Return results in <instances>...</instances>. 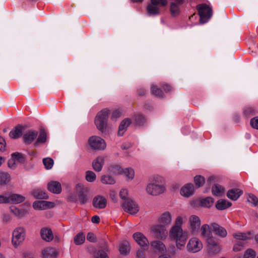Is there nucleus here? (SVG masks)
I'll use <instances>...</instances> for the list:
<instances>
[{
  "instance_id": "nucleus-45",
  "label": "nucleus",
  "mask_w": 258,
  "mask_h": 258,
  "mask_svg": "<svg viewBox=\"0 0 258 258\" xmlns=\"http://www.w3.org/2000/svg\"><path fill=\"white\" fill-rule=\"evenodd\" d=\"M43 163L45 168L47 169H50L52 168L53 165V160L49 157L45 158L43 159Z\"/></svg>"
},
{
  "instance_id": "nucleus-4",
  "label": "nucleus",
  "mask_w": 258,
  "mask_h": 258,
  "mask_svg": "<svg viewBox=\"0 0 258 258\" xmlns=\"http://www.w3.org/2000/svg\"><path fill=\"white\" fill-rule=\"evenodd\" d=\"M108 170L115 175L124 174L128 179H133L134 177V171L131 168L123 169L120 166L117 164H112L109 166Z\"/></svg>"
},
{
  "instance_id": "nucleus-30",
  "label": "nucleus",
  "mask_w": 258,
  "mask_h": 258,
  "mask_svg": "<svg viewBox=\"0 0 258 258\" xmlns=\"http://www.w3.org/2000/svg\"><path fill=\"white\" fill-rule=\"evenodd\" d=\"M209 249L211 252L213 253H217L220 251V246L212 239H209L208 240Z\"/></svg>"
},
{
  "instance_id": "nucleus-57",
  "label": "nucleus",
  "mask_w": 258,
  "mask_h": 258,
  "mask_svg": "<svg viewBox=\"0 0 258 258\" xmlns=\"http://www.w3.org/2000/svg\"><path fill=\"white\" fill-rule=\"evenodd\" d=\"M128 195V191L126 189H122L120 192L119 196L123 200V201H125L127 199H129L127 196Z\"/></svg>"
},
{
  "instance_id": "nucleus-51",
  "label": "nucleus",
  "mask_w": 258,
  "mask_h": 258,
  "mask_svg": "<svg viewBox=\"0 0 258 258\" xmlns=\"http://www.w3.org/2000/svg\"><path fill=\"white\" fill-rule=\"evenodd\" d=\"M98 247L99 248V250H103L104 251H108V247L106 241L103 239H101L98 242Z\"/></svg>"
},
{
  "instance_id": "nucleus-50",
  "label": "nucleus",
  "mask_w": 258,
  "mask_h": 258,
  "mask_svg": "<svg viewBox=\"0 0 258 258\" xmlns=\"http://www.w3.org/2000/svg\"><path fill=\"white\" fill-rule=\"evenodd\" d=\"M177 247L173 244H170L167 248V251L168 252V256L170 257L174 256L177 253Z\"/></svg>"
},
{
  "instance_id": "nucleus-9",
  "label": "nucleus",
  "mask_w": 258,
  "mask_h": 258,
  "mask_svg": "<svg viewBox=\"0 0 258 258\" xmlns=\"http://www.w3.org/2000/svg\"><path fill=\"white\" fill-rule=\"evenodd\" d=\"M151 231L155 238L161 240L165 239L168 234L166 227L160 224L152 226Z\"/></svg>"
},
{
  "instance_id": "nucleus-10",
  "label": "nucleus",
  "mask_w": 258,
  "mask_h": 258,
  "mask_svg": "<svg viewBox=\"0 0 258 258\" xmlns=\"http://www.w3.org/2000/svg\"><path fill=\"white\" fill-rule=\"evenodd\" d=\"M90 147L94 150H104L106 144L104 140L99 137L92 136L88 140Z\"/></svg>"
},
{
  "instance_id": "nucleus-6",
  "label": "nucleus",
  "mask_w": 258,
  "mask_h": 258,
  "mask_svg": "<svg viewBox=\"0 0 258 258\" xmlns=\"http://www.w3.org/2000/svg\"><path fill=\"white\" fill-rule=\"evenodd\" d=\"M25 230L23 227H19L14 229L12 233V243L17 248L24 240Z\"/></svg>"
},
{
  "instance_id": "nucleus-15",
  "label": "nucleus",
  "mask_w": 258,
  "mask_h": 258,
  "mask_svg": "<svg viewBox=\"0 0 258 258\" xmlns=\"http://www.w3.org/2000/svg\"><path fill=\"white\" fill-rule=\"evenodd\" d=\"M53 207V203L45 201H35L33 204V207L36 210H44Z\"/></svg>"
},
{
  "instance_id": "nucleus-25",
  "label": "nucleus",
  "mask_w": 258,
  "mask_h": 258,
  "mask_svg": "<svg viewBox=\"0 0 258 258\" xmlns=\"http://www.w3.org/2000/svg\"><path fill=\"white\" fill-rule=\"evenodd\" d=\"M104 163V157L102 156H98L93 161L92 164V167L95 171L100 172L102 170Z\"/></svg>"
},
{
  "instance_id": "nucleus-2",
  "label": "nucleus",
  "mask_w": 258,
  "mask_h": 258,
  "mask_svg": "<svg viewBox=\"0 0 258 258\" xmlns=\"http://www.w3.org/2000/svg\"><path fill=\"white\" fill-rule=\"evenodd\" d=\"M165 190L164 179L160 176H155L146 188L147 192L149 194L155 196L162 194Z\"/></svg>"
},
{
  "instance_id": "nucleus-38",
  "label": "nucleus",
  "mask_w": 258,
  "mask_h": 258,
  "mask_svg": "<svg viewBox=\"0 0 258 258\" xmlns=\"http://www.w3.org/2000/svg\"><path fill=\"white\" fill-rule=\"evenodd\" d=\"M134 121L137 125H143L146 122L145 117L142 114H135L134 116Z\"/></svg>"
},
{
  "instance_id": "nucleus-37",
  "label": "nucleus",
  "mask_w": 258,
  "mask_h": 258,
  "mask_svg": "<svg viewBox=\"0 0 258 258\" xmlns=\"http://www.w3.org/2000/svg\"><path fill=\"white\" fill-rule=\"evenodd\" d=\"M11 180V176L7 172L0 171V185L7 184Z\"/></svg>"
},
{
  "instance_id": "nucleus-35",
  "label": "nucleus",
  "mask_w": 258,
  "mask_h": 258,
  "mask_svg": "<svg viewBox=\"0 0 258 258\" xmlns=\"http://www.w3.org/2000/svg\"><path fill=\"white\" fill-rule=\"evenodd\" d=\"M147 14L149 16H155L160 14V9L150 3L147 7Z\"/></svg>"
},
{
  "instance_id": "nucleus-40",
  "label": "nucleus",
  "mask_w": 258,
  "mask_h": 258,
  "mask_svg": "<svg viewBox=\"0 0 258 258\" xmlns=\"http://www.w3.org/2000/svg\"><path fill=\"white\" fill-rule=\"evenodd\" d=\"M85 240V235L83 232L78 233L74 238V242L76 245L82 244Z\"/></svg>"
},
{
  "instance_id": "nucleus-7",
  "label": "nucleus",
  "mask_w": 258,
  "mask_h": 258,
  "mask_svg": "<svg viewBox=\"0 0 258 258\" xmlns=\"http://www.w3.org/2000/svg\"><path fill=\"white\" fill-rule=\"evenodd\" d=\"M76 191L80 204L82 205L85 204L89 199L88 188L84 187L83 184L78 183L76 186Z\"/></svg>"
},
{
  "instance_id": "nucleus-34",
  "label": "nucleus",
  "mask_w": 258,
  "mask_h": 258,
  "mask_svg": "<svg viewBox=\"0 0 258 258\" xmlns=\"http://www.w3.org/2000/svg\"><path fill=\"white\" fill-rule=\"evenodd\" d=\"M212 192L213 195L221 197L224 194L225 189L223 187L218 184H215L212 188Z\"/></svg>"
},
{
  "instance_id": "nucleus-44",
  "label": "nucleus",
  "mask_w": 258,
  "mask_h": 258,
  "mask_svg": "<svg viewBox=\"0 0 258 258\" xmlns=\"http://www.w3.org/2000/svg\"><path fill=\"white\" fill-rule=\"evenodd\" d=\"M170 12L172 16L176 17L180 13L178 6L175 3H172L170 5Z\"/></svg>"
},
{
  "instance_id": "nucleus-33",
  "label": "nucleus",
  "mask_w": 258,
  "mask_h": 258,
  "mask_svg": "<svg viewBox=\"0 0 258 258\" xmlns=\"http://www.w3.org/2000/svg\"><path fill=\"white\" fill-rule=\"evenodd\" d=\"M151 246L160 252H164L166 248L165 244L160 241L154 240L151 243Z\"/></svg>"
},
{
  "instance_id": "nucleus-39",
  "label": "nucleus",
  "mask_w": 258,
  "mask_h": 258,
  "mask_svg": "<svg viewBox=\"0 0 258 258\" xmlns=\"http://www.w3.org/2000/svg\"><path fill=\"white\" fill-rule=\"evenodd\" d=\"M151 93L152 94L160 98L164 97V93L162 90L157 85H152L151 87Z\"/></svg>"
},
{
  "instance_id": "nucleus-31",
  "label": "nucleus",
  "mask_w": 258,
  "mask_h": 258,
  "mask_svg": "<svg viewBox=\"0 0 258 258\" xmlns=\"http://www.w3.org/2000/svg\"><path fill=\"white\" fill-rule=\"evenodd\" d=\"M31 194L34 196L35 199H48V196L44 191L41 189L37 188L34 189L31 191Z\"/></svg>"
},
{
  "instance_id": "nucleus-60",
  "label": "nucleus",
  "mask_w": 258,
  "mask_h": 258,
  "mask_svg": "<svg viewBox=\"0 0 258 258\" xmlns=\"http://www.w3.org/2000/svg\"><path fill=\"white\" fill-rule=\"evenodd\" d=\"M183 223V218L181 216H178L175 220V225L173 227H181Z\"/></svg>"
},
{
  "instance_id": "nucleus-36",
  "label": "nucleus",
  "mask_w": 258,
  "mask_h": 258,
  "mask_svg": "<svg viewBox=\"0 0 258 258\" xmlns=\"http://www.w3.org/2000/svg\"><path fill=\"white\" fill-rule=\"evenodd\" d=\"M10 211L19 218L24 217L27 213V211L24 209H19L15 206L10 207Z\"/></svg>"
},
{
  "instance_id": "nucleus-26",
  "label": "nucleus",
  "mask_w": 258,
  "mask_h": 258,
  "mask_svg": "<svg viewBox=\"0 0 258 258\" xmlns=\"http://www.w3.org/2000/svg\"><path fill=\"white\" fill-rule=\"evenodd\" d=\"M131 122V120L128 118H126L121 121L118 127V135L119 136L123 135Z\"/></svg>"
},
{
  "instance_id": "nucleus-27",
  "label": "nucleus",
  "mask_w": 258,
  "mask_h": 258,
  "mask_svg": "<svg viewBox=\"0 0 258 258\" xmlns=\"http://www.w3.org/2000/svg\"><path fill=\"white\" fill-rule=\"evenodd\" d=\"M42 238L46 241H51L53 238L52 232L50 229L43 228L40 231Z\"/></svg>"
},
{
  "instance_id": "nucleus-55",
  "label": "nucleus",
  "mask_w": 258,
  "mask_h": 258,
  "mask_svg": "<svg viewBox=\"0 0 258 258\" xmlns=\"http://www.w3.org/2000/svg\"><path fill=\"white\" fill-rule=\"evenodd\" d=\"M247 201L248 202L251 203L255 207L258 205V199L253 194L248 195Z\"/></svg>"
},
{
  "instance_id": "nucleus-3",
  "label": "nucleus",
  "mask_w": 258,
  "mask_h": 258,
  "mask_svg": "<svg viewBox=\"0 0 258 258\" xmlns=\"http://www.w3.org/2000/svg\"><path fill=\"white\" fill-rule=\"evenodd\" d=\"M110 113V110L108 108H104L99 111L95 118V124L97 129L102 133L106 132L107 127V122L109 115Z\"/></svg>"
},
{
  "instance_id": "nucleus-46",
  "label": "nucleus",
  "mask_w": 258,
  "mask_h": 258,
  "mask_svg": "<svg viewBox=\"0 0 258 258\" xmlns=\"http://www.w3.org/2000/svg\"><path fill=\"white\" fill-rule=\"evenodd\" d=\"M150 3H152V5L159 8V9L161 7L166 6L168 4L167 0H150Z\"/></svg>"
},
{
  "instance_id": "nucleus-21",
  "label": "nucleus",
  "mask_w": 258,
  "mask_h": 258,
  "mask_svg": "<svg viewBox=\"0 0 258 258\" xmlns=\"http://www.w3.org/2000/svg\"><path fill=\"white\" fill-rule=\"evenodd\" d=\"M9 203L20 204L24 202L25 198L19 194H8Z\"/></svg>"
},
{
  "instance_id": "nucleus-20",
  "label": "nucleus",
  "mask_w": 258,
  "mask_h": 258,
  "mask_svg": "<svg viewBox=\"0 0 258 258\" xmlns=\"http://www.w3.org/2000/svg\"><path fill=\"white\" fill-rule=\"evenodd\" d=\"M47 189L52 193L58 194L61 191V184L58 181H51L48 183Z\"/></svg>"
},
{
  "instance_id": "nucleus-5",
  "label": "nucleus",
  "mask_w": 258,
  "mask_h": 258,
  "mask_svg": "<svg viewBox=\"0 0 258 258\" xmlns=\"http://www.w3.org/2000/svg\"><path fill=\"white\" fill-rule=\"evenodd\" d=\"M200 15V22L204 24L208 22L212 15V10L206 4L199 5L197 6Z\"/></svg>"
},
{
  "instance_id": "nucleus-41",
  "label": "nucleus",
  "mask_w": 258,
  "mask_h": 258,
  "mask_svg": "<svg viewBox=\"0 0 258 258\" xmlns=\"http://www.w3.org/2000/svg\"><path fill=\"white\" fill-rule=\"evenodd\" d=\"M194 182L196 187L198 188L203 185L205 182V179L201 175H196L194 177Z\"/></svg>"
},
{
  "instance_id": "nucleus-59",
  "label": "nucleus",
  "mask_w": 258,
  "mask_h": 258,
  "mask_svg": "<svg viewBox=\"0 0 258 258\" xmlns=\"http://www.w3.org/2000/svg\"><path fill=\"white\" fill-rule=\"evenodd\" d=\"M6 142L5 140L0 137V152H4L6 150Z\"/></svg>"
},
{
  "instance_id": "nucleus-14",
  "label": "nucleus",
  "mask_w": 258,
  "mask_h": 258,
  "mask_svg": "<svg viewBox=\"0 0 258 258\" xmlns=\"http://www.w3.org/2000/svg\"><path fill=\"white\" fill-rule=\"evenodd\" d=\"M38 136V132L34 130H30L25 133L23 137L24 142L26 145L31 144Z\"/></svg>"
},
{
  "instance_id": "nucleus-18",
  "label": "nucleus",
  "mask_w": 258,
  "mask_h": 258,
  "mask_svg": "<svg viewBox=\"0 0 258 258\" xmlns=\"http://www.w3.org/2000/svg\"><path fill=\"white\" fill-rule=\"evenodd\" d=\"M254 233L251 231H248L245 233L238 232L234 233L233 236L237 240H241L242 242L246 241L248 239H252L253 237Z\"/></svg>"
},
{
  "instance_id": "nucleus-16",
  "label": "nucleus",
  "mask_w": 258,
  "mask_h": 258,
  "mask_svg": "<svg viewBox=\"0 0 258 258\" xmlns=\"http://www.w3.org/2000/svg\"><path fill=\"white\" fill-rule=\"evenodd\" d=\"M172 221V216L170 212L167 211L162 213L158 219L159 223L165 226H168Z\"/></svg>"
},
{
  "instance_id": "nucleus-24",
  "label": "nucleus",
  "mask_w": 258,
  "mask_h": 258,
  "mask_svg": "<svg viewBox=\"0 0 258 258\" xmlns=\"http://www.w3.org/2000/svg\"><path fill=\"white\" fill-rule=\"evenodd\" d=\"M243 194V191L239 188H232L229 189L227 192V197L233 201L237 200Z\"/></svg>"
},
{
  "instance_id": "nucleus-54",
  "label": "nucleus",
  "mask_w": 258,
  "mask_h": 258,
  "mask_svg": "<svg viewBox=\"0 0 258 258\" xmlns=\"http://www.w3.org/2000/svg\"><path fill=\"white\" fill-rule=\"evenodd\" d=\"M94 258H109L106 251H104L103 250H98L94 253Z\"/></svg>"
},
{
  "instance_id": "nucleus-52",
  "label": "nucleus",
  "mask_w": 258,
  "mask_h": 258,
  "mask_svg": "<svg viewBox=\"0 0 258 258\" xmlns=\"http://www.w3.org/2000/svg\"><path fill=\"white\" fill-rule=\"evenodd\" d=\"M202 235L204 237H208L210 234V226L208 224H204L201 227Z\"/></svg>"
},
{
  "instance_id": "nucleus-43",
  "label": "nucleus",
  "mask_w": 258,
  "mask_h": 258,
  "mask_svg": "<svg viewBox=\"0 0 258 258\" xmlns=\"http://www.w3.org/2000/svg\"><path fill=\"white\" fill-rule=\"evenodd\" d=\"M213 203L214 199L210 197H207L201 201V205L207 208L211 207Z\"/></svg>"
},
{
  "instance_id": "nucleus-17",
  "label": "nucleus",
  "mask_w": 258,
  "mask_h": 258,
  "mask_svg": "<svg viewBox=\"0 0 258 258\" xmlns=\"http://www.w3.org/2000/svg\"><path fill=\"white\" fill-rule=\"evenodd\" d=\"M106 200L102 196H96L93 200V206L98 209L105 208L106 206Z\"/></svg>"
},
{
  "instance_id": "nucleus-64",
  "label": "nucleus",
  "mask_w": 258,
  "mask_h": 258,
  "mask_svg": "<svg viewBox=\"0 0 258 258\" xmlns=\"http://www.w3.org/2000/svg\"><path fill=\"white\" fill-rule=\"evenodd\" d=\"M9 199L8 194L5 195H0V204H8Z\"/></svg>"
},
{
  "instance_id": "nucleus-11",
  "label": "nucleus",
  "mask_w": 258,
  "mask_h": 258,
  "mask_svg": "<svg viewBox=\"0 0 258 258\" xmlns=\"http://www.w3.org/2000/svg\"><path fill=\"white\" fill-rule=\"evenodd\" d=\"M189 222L191 233L197 234L201 224L200 218L196 215H191L189 218Z\"/></svg>"
},
{
  "instance_id": "nucleus-63",
  "label": "nucleus",
  "mask_w": 258,
  "mask_h": 258,
  "mask_svg": "<svg viewBox=\"0 0 258 258\" xmlns=\"http://www.w3.org/2000/svg\"><path fill=\"white\" fill-rule=\"evenodd\" d=\"M255 109L252 107H248L244 111V113L247 116L253 115L254 114Z\"/></svg>"
},
{
  "instance_id": "nucleus-28",
  "label": "nucleus",
  "mask_w": 258,
  "mask_h": 258,
  "mask_svg": "<svg viewBox=\"0 0 258 258\" xmlns=\"http://www.w3.org/2000/svg\"><path fill=\"white\" fill-rule=\"evenodd\" d=\"M42 254L43 258H55L57 252L53 248L46 247L42 251Z\"/></svg>"
},
{
  "instance_id": "nucleus-32",
  "label": "nucleus",
  "mask_w": 258,
  "mask_h": 258,
  "mask_svg": "<svg viewBox=\"0 0 258 258\" xmlns=\"http://www.w3.org/2000/svg\"><path fill=\"white\" fill-rule=\"evenodd\" d=\"M232 205V203L226 200H218L216 204V208L219 210H225Z\"/></svg>"
},
{
  "instance_id": "nucleus-53",
  "label": "nucleus",
  "mask_w": 258,
  "mask_h": 258,
  "mask_svg": "<svg viewBox=\"0 0 258 258\" xmlns=\"http://www.w3.org/2000/svg\"><path fill=\"white\" fill-rule=\"evenodd\" d=\"M121 115V112L119 110H115L111 113L110 119L114 122H116Z\"/></svg>"
},
{
  "instance_id": "nucleus-13",
  "label": "nucleus",
  "mask_w": 258,
  "mask_h": 258,
  "mask_svg": "<svg viewBox=\"0 0 258 258\" xmlns=\"http://www.w3.org/2000/svg\"><path fill=\"white\" fill-rule=\"evenodd\" d=\"M133 237L137 243L141 246L148 247L149 245V242L147 237L141 232L135 233Z\"/></svg>"
},
{
  "instance_id": "nucleus-42",
  "label": "nucleus",
  "mask_w": 258,
  "mask_h": 258,
  "mask_svg": "<svg viewBox=\"0 0 258 258\" xmlns=\"http://www.w3.org/2000/svg\"><path fill=\"white\" fill-rule=\"evenodd\" d=\"M101 181L104 184H113L115 183V180L110 175H104L101 177Z\"/></svg>"
},
{
  "instance_id": "nucleus-56",
  "label": "nucleus",
  "mask_w": 258,
  "mask_h": 258,
  "mask_svg": "<svg viewBox=\"0 0 258 258\" xmlns=\"http://www.w3.org/2000/svg\"><path fill=\"white\" fill-rule=\"evenodd\" d=\"M255 252L253 250L248 249L245 251L243 258H255Z\"/></svg>"
},
{
  "instance_id": "nucleus-48",
  "label": "nucleus",
  "mask_w": 258,
  "mask_h": 258,
  "mask_svg": "<svg viewBox=\"0 0 258 258\" xmlns=\"http://www.w3.org/2000/svg\"><path fill=\"white\" fill-rule=\"evenodd\" d=\"M119 250L121 254H126L129 251L128 243L127 242H123L121 243L119 245Z\"/></svg>"
},
{
  "instance_id": "nucleus-19",
  "label": "nucleus",
  "mask_w": 258,
  "mask_h": 258,
  "mask_svg": "<svg viewBox=\"0 0 258 258\" xmlns=\"http://www.w3.org/2000/svg\"><path fill=\"white\" fill-rule=\"evenodd\" d=\"M24 130V127L23 126L18 124L10 132L9 136L13 139H18L22 136Z\"/></svg>"
},
{
  "instance_id": "nucleus-23",
  "label": "nucleus",
  "mask_w": 258,
  "mask_h": 258,
  "mask_svg": "<svg viewBox=\"0 0 258 258\" xmlns=\"http://www.w3.org/2000/svg\"><path fill=\"white\" fill-rule=\"evenodd\" d=\"M211 228L213 232L221 237H225L227 235L226 229L216 223L211 224Z\"/></svg>"
},
{
  "instance_id": "nucleus-58",
  "label": "nucleus",
  "mask_w": 258,
  "mask_h": 258,
  "mask_svg": "<svg viewBox=\"0 0 258 258\" xmlns=\"http://www.w3.org/2000/svg\"><path fill=\"white\" fill-rule=\"evenodd\" d=\"M250 124L254 128L258 130V117H255L250 120Z\"/></svg>"
},
{
  "instance_id": "nucleus-47",
  "label": "nucleus",
  "mask_w": 258,
  "mask_h": 258,
  "mask_svg": "<svg viewBox=\"0 0 258 258\" xmlns=\"http://www.w3.org/2000/svg\"><path fill=\"white\" fill-rule=\"evenodd\" d=\"M12 157L14 160H17L20 163H24L25 159L24 155L20 153L15 152L12 154Z\"/></svg>"
},
{
  "instance_id": "nucleus-22",
  "label": "nucleus",
  "mask_w": 258,
  "mask_h": 258,
  "mask_svg": "<svg viewBox=\"0 0 258 258\" xmlns=\"http://www.w3.org/2000/svg\"><path fill=\"white\" fill-rule=\"evenodd\" d=\"M194 186L192 183H187L180 189V194L182 196L189 197L194 192Z\"/></svg>"
},
{
  "instance_id": "nucleus-29",
  "label": "nucleus",
  "mask_w": 258,
  "mask_h": 258,
  "mask_svg": "<svg viewBox=\"0 0 258 258\" xmlns=\"http://www.w3.org/2000/svg\"><path fill=\"white\" fill-rule=\"evenodd\" d=\"M47 135L45 130L42 128H40L39 135L38 136L37 139L36 140V142L34 143V145L35 146H37L39 143H45L47 141Z\"/></svg>"
},
{
  "instance_id": "nucleus-62",
  "label": "nucleus",
  "mask_w": 258,
  "mask_h": 258,
  "mask_svg": "<svg viewBox=\"0 0 258 258\" xmlns=\"http://www.w3.org/2000/svg\"><path fill=\"white\" fill-rule=\"evenodd\" d=\"M87 239L91 242H95L96 241V238L94 233L89 232L87 235Z\"/></svg>"
},
{
  "instance_id": "nucleus-8",
  "label": "nucleus",
  "mask_w": 258,
  "mask_h": 258,
  "mask_svg": "<svg viewBox=\"0 0 258 258\" xmlns=\"http://www.w3.org/2000/svg\"><path fill=\"white\" fill-rule=\"evenodd\" d=\"M121 206L125 212L131 215H135L139 211L138 205L131 199H126L122 202Z\"/></svg>"
},
{
  "instance_id": "nucleus-1",
  "label": "nucleus",
  "mask_w": 258,
  "mask_h": 258,
  "mask_svg": "<svg viewBox=\"0 0 258 258\" xmlns=\"http://www.w3.org/2000/svg\"><path fill=\"white\" fill-rule=\"evenodd\" d=\"M169 235L171 239L175 240L177 249H182L184 247L187 236L181 227H172Z\"/></svg>"
},
{
  "instance_id": "nucleus-61",
  "label": "nucleus",
  "mask_w": 258,
  "mask_h": 258,
  "mask_svg": "<svg viewBox=\"0 0 258 258\" xmlns=\"http://www.w3.org/2000/svg\"><path fill=\"white\" fill-rule=\"evenodd\" d=\"M137 258H146V252L142 249H139L136 253Z\"/></svg>"
},
{
  "instance_id": "nucleus-49",
  "label": "nucleus",
  "mask_w": 258,
  "mask_h": 258,
  "mask_svg": "<svg viewBox=\"0 0 258 258\" xmlns=\"http://www.w3.org/2000/svg\"><path fill=\"white\" fill-rule=\"evenodd\" d=\"M86 179L88 182H93L96 179L95 173L92 171H87L86 172Z\"/></svg>"
},
{
  "instance_id": "nucleus-12",
  "label": "nucleus",
  "mask_w": 258,
  "mask_h": 258,
  "mask_svg": "<svg viewBox=\"0 0 258 258\" xmlns=\"http://www.w3.org/2000/svg\"><path fill=\"white\" fill-rule=\"evenodd\" d=\"M186 247L188 251L197 252L202 248L203 244L197 238L195 237L189 240Z\"/></svg>"
}]
</instances>
